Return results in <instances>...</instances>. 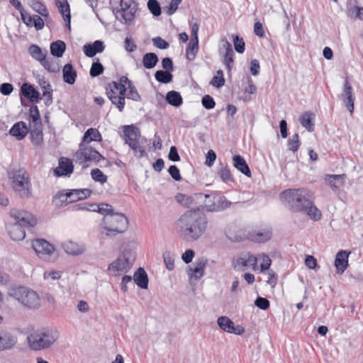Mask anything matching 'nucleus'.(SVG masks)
<instances>
[{"label":"nucleus","instance_id":"nucleus-1","mask_svg":"<svg viewBox=\"0 0 363 363\" xmlns=\"http://www.w3.org/2000/svg\"><path fill=\"white\" fill-rule=\"evenodd\" d=\"M179 236L188 242L198 240L206 231L208 219L199 210H189L184 213L176 223Z\"/></svg>","mask_w":363,"mask_h":363},{"label":"nucleus","instance_id":"nucleus-2","mask_svg":"<svg viewBox=\"0 0 363 363\" xmlns=\"http://www.w3.org/2000/svg\"><path fill=\"white\" fill-rule=\"evenodd\" d=\"M14 219V223L8 227V233L11 238L16 241H20L25 238V228L33 227L37 220L35 217L27 211H12L10 213Z\"/></svg>","mask_w":363,"mask_h":363},{"label":"nucleus","instance_id":"nucleus-3","mask_svg":"<svg viewBox=\"0 0 363 363\" xmlns=\"http://www.w3.org/2000/svg\"><path fill=\"white\" fill-rule=\"evenodd\" d=\"M280 197L284 205L294 212H303L311 200L309 191L305 189L285 190Z\"/></svg>","mask_w":363,"mask_h":363},{"label":"nucleus","instance_id":"nucleus-4","mask_svg":"<svg viewBox=\"0 0 363 363\" xmlns=\"http://www.w3.org/2000/svg\"><path fill=\"white\" fill-rule=\"evenodd\" d=\"M12 189L21 199L32 196V184L29 174L23 168L13 170L8 173Z\"/></svg>","mask_w":363,"mask_h":363},{"label":"nucleus","instance_id":"nucleus-5","mask_svg":"<svg viewBox=\"0 0 363 363\" xmlns=\"http://www.w3.org/2000/svg\"><path fill=\"white\" fill-rule=\"evenodd\" d=\"M58 337L59 333L56 330L44 328L31 333L27 340L31 350L39 351L49 348Z\"/></svg>","mask_w":363,"mask_h":363},{"label":"nucleus","instance_id":"nucleus-6","mask_svg":"<svg viewBox=\"0 0 363 363\" xmlns=\"http://www.w3.org/2000/svg\"><path fill=\"white\" fill-rule=\"evenodd\" d=\"M112 11L121 23L130 26L133 23L138 11V3L134 0H110Z\"/></svg>","mask_w":363,"mask_h":363},{"label":"nucleus","instance_id":"nucleus-7","mask_svg":"<svg viewBox=\"0 0 363 363\" xmlns=\"http://www.w3.org/2000/svg\"><path fill=\"white\" fill-rule=\"evenodd\" d=\"M128 219L123 213L114 212L104 217L101 225L106 230V236L114 237L124 233L128 229Z\"/></svg>","mask_w":363,"mask_h":363},{"label":"nucleus","instance_id":"nucleus-8","mask_svg":"<svg viewBox=\"0 0 363 363\" xmlns=\"http://www.w3.org/2000/svg\"><path fill=\"white\" fill-rule=\"evenodd\" d=\"M9 295L24 306L38 308L40 306V297L37 292L24 286L11 289Z\"/></svg>","mask_w":363,"mask_h":363},{"label":"nucleus","instance_id":"nucleus-9","mask_svg":"<svg viewBox=\"0 0 363 363\" xmlns=\"http://www.w3.org/2000/svg\"><path fill=\"white\" fill-rule=\"evenodd\" d=\"M135 254L129 248H124L118 257L108 267L113 276L128 272L133 265Z\"/></svg>","mask_w":363,"mask_h":363},{"label":"nucleus","instance_id":"nucleus-10","mask_svg":"<svg viewBox=\"0 0 363 363\" xmlns=\"http://www.w3.org/2000/svg\"><path fill=\"white\" fill-rule=\"evenodd\" d=\"M126 90V87L118 84L116 82H111L106 87L108 99L120 112L123 111L125 106Z\"/></svg>","mask_w":363,"mask_h":363},{"label":"nucleus","instance_id":"nucleus-11","mask_svg":"<svg viewBox=\"0 0 363 363\" xmlns=\"http://www.w3.org/2000/svg\"><path fill=\"white\" fill-rule=\"evenodd\" d=\"M75 160L79 164H83L86 162H99L100 160H104V157L94 148L88 145L80 143L79 149L74 155Z\"/></svg>","mask_w":363,"mask_h":363},{"label":"nucleus","instance_id":"nucleus-12","mask_svg":"<svg viewBox=\"0 0 363 363\" xmlns=\"http://www.w3.org/2000/svg\"><path fill=\"white\" fill-rule=\"evenodd\" d=\"M206 199L212 198V203H208V201H205L204 208L208 212H218L222 211L229 208L232 203L228 201L224 196L217 194H205Z\"/></svg>","mask_w":363,"mask_h":363},{"label":"nucleus","instance_id":"nucleus-13","mask_svg":"<svg viewBox=\"0 0 363 363\" xmlns=\"http://www.w3.org/2000/svg\"><path fill=\"white\" fill-rule=\"evenodd\" d=\"M272 234V228L269 225H264L250 231L247 238L254 242L262 243L269 241Z\"/></svg>","mask_w":363,"mask_h":363},{"label":"nucleus","instance_id":"nucleus-14","mask_svg":"<svg viewBox=\"0 0 363 363\" xmlns=\"http://www.w3.org/2000/svg\"><path fill=\"white\" fill-rule=\"evenodd\" d=\"M32 247L37 255L41 259L50 256L55 248L52 244L44 239H36L32 242Z\"/></svg>","mask_w":363,"mask_h":363},{"label":"nucleus","instance_id":"nucleus-15","mask_svg":"<svg viewBox=\"0 0 363 363\" xmlns=\"http://www.w3.org/2000/svg\"><path fill=\"white\" fill-rule=\"evenodd\" d=\"M207 259L201 258L196 260L194 267H189L187 274L191 280L198 281L204 274V269L207 264Z\"/></svg>","mask_w":363,"mask_h":363},{"label":"nucleus","instance_id":"nucleus-16","mask_svg":"<svg viewBox=\"0 0 363 363\" xmlns=\"http://www.w3.org/2000/svg\"><path fill=\"white\" fill-rule=\"evenodd\" d=\"M352 86L350 84L347 78L345 79L344 86H343V92L341 94V98L348 109V111L352 114L354 111V97L353 96L352 93Z\"/></svg>","mask_w":363,"mask_h":363},{"label":"nucleus","instance_id":"nucleus-17","mask_svg":"<svg viewBox=\"0 0 363 363\" xmlns=\"http://www.w3.org/2000/svg\"><path fill=\"white\" fill-rule=\"evenodd\" d=\"M17 342V337L8 330H0V351L12 349Z\"/></svg>","mask_w":363,"mask_h":363},{"label":"nucleus","instance_id":"nucleus-18","mask_svg":"<svg viewBox=\"0 0 363 363\" xmlns=\"http://www.w3.org/2000/svg\"><path fill=\"white\" fill-rule=\"evenodd\" d=\"M74 166L72 161L66 157H61L59 160V166L54 169V174L57 177L69 176L72 173Z\"/></svg>","mask_w":363,"mask_h":363},{"label":"nucleus","instance_id":"nucleus-19","mask_svg":"<svg viewBox=\"0 0 363 363\" xmlns=\"http://www.w3.org/2000/svg\"><path fill=\"white\" fill-rule=\"evenodd\" d=\"M140 138V130L138 127L133 125L123 126V139L125 144H131Z\"/></svg>","mask_w":363,"mask_h":363},{"label":"nucleus","instance_id":"nucleus-20","mask_svg":"<svg viewBox=\"0 0 363 363\" xmlns=\"http://www.w3.org/2000/svg\"><path fill=\"white\" fill-rule=\"evenodd\" d=\"M350 254V252L347 250H340L336 254L335 266L337 273L342 274L346 270L348 266V257Z\"/></svg>","mask_w":363,"mask_h":363},{"label":"nucleus","instance_id":"nucleus-21","mask_svg":"<svg viewBox=\"0 0 363 363\" xmlns=\"http://www.w3.org/2000/svg\"><path fill=\"white\" fill-rule=\"evenodd\" d=\"M105 49L103 41L97 40L93 43H86L83 46V51L89 57H94L97 53L102 52Z\"/></svg>","mask_w":363,"mask_h":363},{"label":"nucleus","instance_id":"nucleus-22","mask_svg":"<svg viewBox=\"0 0 363 363\" xmlns=\"http://www.w3.org/2000/svg\"><path fill=\"white\" fill-rule=\"evenodd\" d=\"M28 133L27 124L23 121H18L13 124L9 130V134L18 140H23Z\"/></svg>","mask_w":363,"mask_h":363},{"label":"nucleus","instance_id":"nucleus-23","mask_svg":"<svg viewBox=\"0 0 363 363\" xmlns=\"http://www.w3.org/2000/svg\"><path fill=\"white\" fill-rule=\"evenodd\" d=\"M345 177V174H329L325 177V182L333 191H336L343 186Z\"/></svg>","mask_w":363,"mask_h":363},{"label":"nucleus","instance_id":"nucleus-24","mask_svg":"<svg viewBox=\"0 0 363 363\" xmlns=\"http://www.w3.org/2000/svg\"><path fill=\"white\" fill-rule=\"evenodd\" d=\"M57 6L61 13L64 21L66 22V26L71 30V15L69 5L67 0H57Z\"/></svg>","mask_w":363,"mask_h":363},{"label":"nucleus","instance_id":"nucleus-25","mask_svg":"<svg viewBox=\"0 0 363 363\" xmlns=\"http://www.w3.org/2000/svg\"><path fill=\"white\" fill-rule=\"evenodd\" d=\"M233 166L241 173L245 174V176L250 177H251V171L250 169L247 164L245 160L240 156V155H236L233 157Z\"/></svg>","mask_w":363,"mask_h":363},{"label":"nucleus","instance_id":"nucleus-26","mask_svg":"<svg viewBox=\"0 0 363 363\" xmlns=\"http://www.w3.org/2000/svg\"><path fill=\"white\" fill-rule=\"evenodd\" d=\"M21 94L33 102L39 99L40 93L28 83H23L21 87Z\"/></svg>","mask_w":363,"mask_h":363},{"label":"nucleus","instance_id":"nucleus-27","mask_svg":"<svg viewBox=\"0 0 363 363\" xmlns=\"http://www.w3.org/2000/svg\"><path fill=\"white\" fill-rule=\"evenodd\" d=\"M133 280L138 287L143 289H147L148 286V277L142 267H139L133 274Z\"/></svg>","mask_w":363,"mask_h":363},{"label":"nucleus","instance_id":"nucleus-28","mask_svg":"<svg viewBox=\"0 0 363 363\" xmlns=\"http://www.w3.org/2000/svg\"><path fill=\"white\" fill-rule=\"evenodd\" d=\"M102 140V135L98 129L90 128H88L84 133L81 143L83 144L89 145L92 141L101 142Z\"/></svg>","mask_w":363,"mask_h":363},{"label":"nucleus","instance_id":"nucleus-29","mask_svg":"<svg viewBox=\"0 0 363 363\" xmlns=\"http://www.w3.org/2000/svg\"><path fill=\"white\" fill-rule=\"evenodd\" d=\"M62 247L67 254L72 255H81L84 252L83 247L79 246L77 243L71 240L62 242Z\"/></svg>","mask_w":363,"mask_h":363},{"label":"nucleus","instance_id":"nucleus-30","mask_svg":"<svg viewBox=\"0 0 363 363\" xmlns=\"http://www.w3.org/2000/svg\"><path fill=\"white\" fill-rule=\"evenodd\" d=\"M144 142H146L145 138H140V139L128 145L135 155L138 157L141 158L147 155L145 147L143 145Z\"/></svg>","mask_w":363,"mask_h":363},{"label":"nucleus","instance_id":"nucleus-31","mask_svg":"<svg viewBox=\"0 0 363 363\" xmlns=\"http://www.w3.org/2000/svg\"><path fill=\"white\" fill-rule=\"evenodd\" d=\"M30 140L35 145H40L43 140V128L41 125H30Z\"/></svg>","mask_w":363,"mask_h":363},{"label":"nucleus","instance_id":"nucleus-32","mask_svg":"<svg viewBox=\"0 0 363 363\" xmlns=\"http://www.w3.org/2000/svg\"><path fill=\"white\" fill-rule=\"evenodd\" d=\"M62 74L63 79L66 83L69 84H74L77 77V72L74 69L71 64L68 63L64 66Z\"/></svg>","mask_w":363,"mask_h":363},{"label":"nucleus","instance_id":"nucleus-33","mask_svg":"<svg viewBox=\"0 0 363 363\" xmlns=\"http://www.w3.org/2000/svg\"><path fill=\"white\" fill-rule=\"evenodd\" d=\"M89 207H91V209L90 211L94 212H98L102 215H104V217H106L108 215H112L114 211L113 207L108 203H102L101 204H89Z\"/></svg>","mask_w":363,"mask_h":363},{"label":"nucleus","instance_id":"nucleus-34","mask_svg":"<svg viewBox=\"0 0 363 363\" xmlns=\"http://www.w3.org/2000/svg\"><path fill=\"white\" fill-rule=\"evenodd\" d=\"M53 202L57 206H65L71 202L69 190L59 191L53 198Z\"/></svg>","mask_w":363,"mask_h":363},{"label":"nucleus","instance_id":"nucleus-35","mask_svg":"<svg viewBox=\"0 0 363 363\" xmlns=\"http://www.w3.org/2000/svg\"><path fill=\"white\" fill-rule=\"evenodd\" d=\"M71 196V202H75L79 200L87 199L91 194V191L89 189H71L69 190Z\"/></svg>","mask_w":363,"mask_h":363},{"label":"nucleus","instance_id":"nucleus-36","mask_svg":"<svg viewBox=\"0 0 363 363\" xmlns=\"http://www.w3.org/2000/svg\"><path fill=\"white\" fill-rule=\"evenodd\" d=\"M167 103L174 107H179L182 104L183 99L179 92L176 91H169L166 95Z\"/></svg>","mask_w":363,"mask_h":363},{"label":"nucleus","instance_id":"nucleus-37","mask_svg":"<svg viewBox=\"0 0 363 363\" xmlns=\"http://www.w3.org/2000/svg\"><path fill=\"white\" fill-rule=\"evenodd\" d=\"M159 61L157 55L154 52H147L143 55V65L148 69L154 68Z\"/></svg>","mask_w":363,"mask_h":363},{"label":"nucleus","instance_id":"nucleus-38","mask_svg":"<svg viewBox=\"0 0 363 363\" xmlns=\"http://www.w3.org/2000/svg\"><path fill=\"white\" fill-rule=\"evenodd\" d=\"M66 49V45L62 40H57L50 44V52L57 57H60L63 55Z\"/></svg>","mask_w":363,"mask_h":363},{"label":"nucleus","instance_id":"nucleus-39","mask_svg":"<svg viewBox=\"0 0 363 363\" xmlns=\"http://www.w3.org/2000/svg\"><path fill=\"white\" fill-rule=\"evenodd\" d=\"M29 6L35 11L36 13H39L43 17L48 18L49 12L46 6L40 2L39 0H30L29 2Z\"/></svg>","mask_w":363,"mask_h":363},{"label":"nucleus","instance_id":"nucleus-40","mask_svg":"<svg viewBox=\"0 0 363 363\" xmlns=\"http://www.w3.org/2000/svg\"><path fill=\"white\" fill-rule=\"evenodd\" d=\"M199 50V40L191 39L186 49V56L187 60L192 61L195 59Z\"/></svg>","mask_w":363,"mask_h":363},{"label":"nucleus","instance_id":"nucleus-41","mask_svg":"<svg viewBox=\"0 0 363 363\" xmlns=\"http://www.w3.org/2000/svg\"><path fill=\"white\" fill-rule=\"evenodd\" d=\"M303 212L306 213L310 217V218L313 220H319L321 218V212L313 204L312 200L310 201V204L307 205L306 209Z\"/></svg>","mask_w":363,"mask_h":363},{"label":"nucleus","instance_id":"nucleus-42","mask_svg":"<svg viewBox=\"0 0 363 363\" xmlns=\"http://www.w3.org/2000/svg\"><path fill=\"white\" fill-rule=\"evenodd\" d=\"M313 114L308 112H305L301 116L299 121L303 127L308 131L312 132L314 130V123L313 122Z\"/></svg>","mask_w":363,"mask_h":363},{"label":"nucleus","instance_id":"nucleus-43","mask_svg":"<svg viewBox=\"0 0 363 363\" xmlns=\"http://www.w3.org/2000/svg\"><path fill=\"white\" fill-rule=\"evenodd\" d=\"M218 326L225 332L230 333L234 327V323L227 316H220L217 320Z\"/></svg>","mask_w":363,"mask_h":363},{"label":"nucleus","instance_id":"nucleus-44","mask_svg":"<svg viewBox=\"0 0 363 363\" xmlns=\"http://www.w3.org/2000/svg\"><path fill=\"white\" fill-rule=\"evenodd\" d=\"M29 111V121L30 125H41L42 121L38 106L35 105L31 106Z\"/></svg>","mask_w":363,"mask_h":363},{"label":"nucleus","instance_id":"nucleus-45","mask_svg":"<svg viewBox=\"0 0 363 363\" xmlns=\"http://www.w3.org/2000/svg\"><path fill=\"white\" fill-rule=\"evenodd\" d=\"M155 79L163 84H167L172 81L173 75L171 72L157 70L155 74Z\"/></svg>","mask_w":363,"mask_h":363},{"label":"nucleus","instance_id":"nucleus-46","mask_svg":"<svg viewBox=\"0 0 363 363\" xmlns=\"http://www.w3.org/2000/svg\"><path fill=\"white\" fill-rule=\"evenodd\" d=\"M30 55L36 60L40 62L45 57H46L47 52H43L41 48L36 45H32L28 48Z\"/></svg>","mask_w":363,"mask_h":363},{"label":"nucleus","instance_id":"nucleus-47","mask_svg":"<svg viewBox=\"0 0 363 363\" xmlns=\"http://www.w3.org/2000/svg\"><path fill=\"white\" fill-rule=\"evenodd\" d=\"M218 175L220 176L221 180L225 183L234 182L233 177L228 166L221 167L218 171Z\"/></svg>","mask_w":363,"mask_h":363},{"label":"nucleus","instance_id":"nucleus-48","mask_svg":"<svg viewBox=\"0 0 363 363\" xmlns=\"http://www.w3.org/2000/svg\"><path fill=\"white\" fill-rule=\"evenodd\" d=\"M104 70V66L99 62V59H96V61L94 62L91 65L89 74L91 77H96L101 74Z\"/></svg>","mask_w":363,"mask_h":363},{"label":"nucleus","instance_id":"nucleus-49","mask_svg":"<svg viewBox=\"0 0 363 363\" xmlns=\"http://www.w3.org/2000/svg\"><path fill=\"white\" fill-rule=\"evenodd\" d=\"M147 6L154 16H159L161 14V7L157 0H148Z\"/></svg>","mask_w":363,"mask_h":363},{"label":"nucleus","instance_id":"nucleus-50","mask_svg":"<svg viewBox=\"0 0 363 363\" xmlns=\"http://www.w3.org/2000/svg\"><path fill=\"white\" fill-rule=\"evenodd\" d=\"M287 145L289 150L294 152L298 150V147L301 145L299 136L298 133L294 134V135H292L291 138L289 139Z\"/></svg>","mask_w":363,"mask_h":363},{"label":"nucleus","instance_id":"nucleus-51","mask_svg":"<svg viewBox=\"0 0 363 363\" xmlns=\"http://www.w3.org/2000/svg\"><path fill=\"white\" fill-rule=\"evenodd\" d=\"M163 259L168 270L172 271L174 269V255L172 252H164Z\"/></svg>","mask_w":363,"mask_h":363},{"label":"nucleus","instance_id":"nucleus-52","mask_svg":"<svg viewBox=\"0 0 363 363\" xmlns=\"http://www.w3.org/2000/svg\"><path fill=\"white\" fill-rule=\"evenodd\" d=\"M176 198L177 201L184 206L189 208L194 204V199L192 196L178 194Z\"/></svg>","mask_w":363,"mask_h":363},{"label":"nucleus","instance_id":"nucleus-53","mask_svg":"<svg viewBox=\"0 0 363 363\" xmlns=\"http://www.w3.org/2000/svg\"><path fill=\"white\" fill-rule=\"evenodd\" d=\"M92 179L99 182L101 184H104L107 181V177L103 173L101 170L98 168L94 169L91 172Z\"/></svg>","mask_w":363,"mask_h":363},{"label":"nucleus","instance_id":"nucleus-54","mask_svg":"<svg viewBox=\"0 0 363 363\" xmlns=\"http://www.w3.org/2000/svg\"><path fill=\"white\" fill-rule=\"evenodd\" d=\"M40 62L44 68L50 72H55L59 70L57 65H55L51 59H48L46 57H45Z\"/></svg>","mask_w":363,"mask_h":363},{"label":"nucleus","instance_id":"nucleus-55","mask_svg":"<svg viewBox=\"0 0 363 363\" xmlns=\"http://www.w3.org/2000/svg\"><path fill=\"white\" fill-rule=\"evenodd\" d=\"M128 91L126 94V97L135 101H139L141 99L140 95L138 92L136 87L133 84H130L128 88Z\"/></svg>","mask_w":363,"mask_h":363},{"label":"nucleus","instance_id":"nucleus-56","mask_svg":"<svg viewBox=\"0 0 363 363\" xmlns=\"http://www.w3.org/2000/svg\"><path fill=\"white\" fill-rule=\"evenodd\" d=\"M223 48L225 50L224 62H233V50L231 44L228 40H225V43L223 44Z\"/></svg>","mask_w":363,"mask_h":363},{"label":"nucleus","instance_id":"nucleus-57","mask_svg":"<svg viewBox=\"0 0 363 363\" xmlns=\"http://www.w3.org/2000/svg\"><path fill=\"white\" fill-rule=\"evenodd\" d=\"M210 84L216 87H220L224 85L225 79L223 78V73L222 70L217 71V76L213 77Z\"/></svg>","mask_w":363,"mask_h":363},{"label":"nucleus","instance_id":"nucleus-58","mask_svg":"<svg viewBox=\"0 0 363 363\" xmlns=\"http://www.w3.org/2000/svg\"><path fill=\"white\" fill-rule=\"evenodd\" d=\"M233 43L235 50L238 53H243L245 51V42L242 38H240L238 35H235L233 38Z\"/></svg>","mask_w":363,"mask_h":363},{"label":"nucleus","instance_id":"nucleus-59","mask_svg":"<svg viewBox=\"0 0 363 363\" xmlns=\"http://www.w3.org/2000/svg\"><path fill=\"white\" fill-rule=\"evenodd\" d=\"M203 106L206 109H212L216 106V102L210 95H205L201 99Z\"/></svg>","mask_w":363,"mask_h":363},{"label":"nucleus","instance_id":"nucleus-60","mask_svg":"<svg viewBox=\"0 0 363 363\" xmlns=\"http://www.w3.org/2000/svg\"><path fill=\"white\" fill-rule=\"evenodd\" d=\"M255 305L262 310H267L269 307V301L266 298L257 297L255 301Z\"/></svg>","mask_w":363,"mask_h":363},{"label":"nucleus","instance_id":"nucleus-61","mask_svg":"<svg viewBox=\"0 0 363 363\" xmlns=\"http://www.w3.org/2000/svg\"><path fill=\"white\" fill-rule=\"evenodd\" d=\"M32 18V26H34L37 30H40L43 28L45 22L39 15H34Z\"/></svg>","mask_w":363,"mask_h":363},{"label":"nucleus","instance_id":"nucleus-62","mask_svg":"<svg viewBox=\"0 0 363 363\" xmlns=\"http://www.w3.org/2000/svg\"><path fill=\"white\" fill-rule=\"evenodd\" d=\"M153 45L160 49H167L169 44L161 37H156L152 39Z\"/></svg>","mask_w":363,"mask_h":363},{"label":"nucleus","instance_id":"nucleus-63","mask_svg":"<svg viewBox=\"0 0 363 363\" xmlns=\"http://www.w3.org/2000/svg\"><path fill=\"white\" fill-rule=\"evenodd\" d=\"M168 172L175 181L179 182L182 180L179 169L176 165H171L168 169Z\"/></svg>","mask_w":363,"mask_h":363},{"label":"nucleus","instance_id":"nucleus-64","mask_svg":"<svg viewBox=\"0 0 363 363\" xmlns=\"http://www.w3.org/2000/svg\"><path fill=\"white\" fill-rule=\"evenodd\" d=\"M124 43L125 49L128 52H132L137 48V45L131 37H126Z\"/></svg>","mask_w":363,"mask_h":363}]
</instances>
